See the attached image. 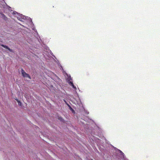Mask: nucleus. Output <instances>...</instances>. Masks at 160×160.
Wrapping results in <instances>:
<instances>
[{
	"label": "nucleus",
	"mask_w": 160,
	"mask_h": 160,
	"mask_svg": "<svg viewBox=\"0 0 160 160\" xmlns=\"http://www.w3.org/2000/svg\"><path fill=\"white\" fill-rule=\"evenodd\" d=\"M21 73L22 75V76L24 77H28V78L30 79H31V78L30 77V76L26 73L25 71L22 69L21 70Z\"/></svg>",
	"instance_id": "2"
},
{
	"label": "nucleus",
	"mask_w": 160,
	"mask_h": 160,
	"mask_svg": "<svg viewBox=\"0 0 160 160\" xmlns=\"http://www.w3.org/2000/svg\"><path fill=\"white\" fill-rule=\"evenodd\" d=\"M17 18L18 20H20L21 21H23V20H25L27 18V17L22 14H19L18 16H17Z\"/></svg>",
	"instance_id": "1"
},
{
	"label": "nucleus",
	"mask_w": 160,
	"mask_h": 160,
	"mask_svg": "<svg viewBox=\"0 0 160 160\" xmlns=\"http://www.w3.org/2000/svg\"><path fill=\"white\" fill-rule=\"evenodd\" d=\"M17 101H18V104H19V105H20L21 104V102H20V101H18V100H17Z\"/></svg>",
	"instance_id": "10"
},
{
	"label": "nucleus",
	"mask_w": 160,
	"mask_h": 160,
	"mask_svg": "<svg viewBox=\"0 0 160 160\" xmlns=\"http://www.w3.org/2000/svg\"><path fill=\"white\" fill-rule=\"evenodd\" d=\"M72 87H73V88H74V89H76V87H75L74 86V85L73 84V85H71Z\"/></svg>",
	"instance_id": "9"
},
{
	"label": "nucleus",
	"mask_w": 160,
	"mask_h": 160,
	"mask_svg": "<svg viewBox=\"0 0 160 160\" xmlns=\"http://www.w3.org/2000/svg\"><path fill=\"white\" fill-rule=\"evenodd\" d=\"M68 79V83L71 85H73V83L72 82V81H70V80H72V79L71 78V77H70V78H69Z\"/></svg>",
	"instance_id": "5"
},
{
	"label": "nucleus",
	"mask_w": 160,
	"mask_h": 160,
	"mask_svg": "<svg viewBox=\"0 0 160 160\" xmlns=\"http://www.w3.org/2000/svg\"><path fill=\"white\" fill-rule=\"evenodd\" d=\"M1 46H2V47H3L4 48L8 49L9 50V51H10V52H12V49L10 48L8 46H7L6 45H5L3 44H1Z\"/></svg>",
	"instance_id": "4"
},
{
	"label": "nucleus",
	"mask_w": 160,
	"mask_h": 160,
	"mask_svg": "<svg viewBox=\"0 0 160 160\" xmlns=\"http://www.w3.org/2000/svg\"><path fill=\"white\" fill-rule=\"evenodd\" d=\"M91 160H93L92 159H91Z\"/></svg>",
	"instance_id": "12"
},
{
	"label": "nucleus",
	"mask_w": 160,
	"mask_h": 160,
	"mask_svg": "<svg viewBox=\"0 0 160 160\" xmlns=\"http://www.w3.org/2000/svg\"><path fill=\"white\" fill-rule=\"evenodd\" d=\"M118 151L119 152V153H120V157L122 158H124V153L121 150H118Z\"/></svg>",
	"instance_id": "3"
},
{
	"label": "nucleus",
	"mask_w": 160,
	"mask_h": 160,
	"mask_svg": "<svg viewBox=\"0 0 160 160\" xmlns=\"http://www.w3.org/2000/svg\"><path fill=\"white\" fill-rule=\"evenodd\" d=\"M3 16H4L5 17V15H3Z\"/></svg>",
	"instance_id": "11"
},
{
	"label": "nucleus",
	"mask_w": 160,
	"mask_h": 160,
	"mask_svg": "<svg viewBox=\"0 0 160 160\" xmlns=\"http://www.w3.org/2000/svg\"><path fill=\"white\" fill-rule=\"evenodd\" d=\"M13 14H14V15H15L16 14H17L18 15V14L19 13H18L17 12H13Z\"/></svg>",
	"instance_id": "7"
},
{
	"label": "nucleus",
	"mask_w": 160,
	"mask_h": 160,
	"mask_svg": "<svg viewBox=\"0 0 160 160\" xmlns=\"http://www.w3.org/2000/svg\"><path fill=\"white\" fill-rule=\"evenodd\" d=\"M69 107H70V110H71L72 112H74V111L73 109L70 106H69Z\"/></svg>",
	"instance_id": "8"
},
{
	"label": "nucleus",
	"mask_w": 160,
	"mask_h": 160,
	"mask_svg": "<svg viewBox=\"0 0 160 160\" xmlns=\"http://www.w3.org/2000/svg\"><path fill=\"white\" fill-rule=\"evenodd\" d=\"M58 119L59 120H60V121H63V119L61 117H58Z\"/></svg>",
	"instance_id": "6"
}]
</instances>
